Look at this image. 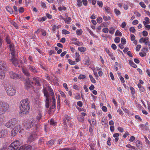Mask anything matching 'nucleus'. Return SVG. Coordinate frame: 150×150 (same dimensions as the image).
I'll list each match as a JSON object with an SVG mask.
<instances>
[{
    "label": "nucleus",
    "mask_w": 150,
    "mask_h": 150,
    "mask_svg": "<svg viewBox=\"0 0 150 150\" xmlns=\"http://www.w3.org/2000/svg\"><path fill=\"white\" fill-rule=\"evenodd\" d=\"M33 122L31 121H29L27 123H26L24 125L25 127L27 129H30L33 127Z\"/></svg>",
    "instance_id": "nucleus-15"
},
{
    "label": "nucleus",
    "mask_w": 150,
    "mask_h": 150,
    "mask_svg": "<svg viewBox=\"0 0 150 150\" xmlns=\"http://www.w3.org/2000/svg\"><path fill=\"white\" fill-rule=\"evenodd\" d=\"M44 96L46 97L45 107L47 108H49L50 103L51 101V97L48 93L47 90L45 88H44L43 89Z\"/></svg>",
    "instance_id": "nucleus-3"
},
{
    "label": "nucleus",
    "mask_w": 150,
    "mask_h": 150,
    "mask_svg": "<svg viewBox=\"0 0 150 150\" xmlns=\"http://www.w3.org/2000/svg\"><path fill=\"white\" fill-rule=\"evenodd\" d=\"M42 117V115L41 113L39 112L37 117V120H38V121L40 120L41 118Z\"/></svg>",
    "instance_id": "nucleus-26"
},
{
    "label": "nucleus",
    "mask_w": 150,
    "mask_h": 150,
    "mask_svg": "<svg viewBox=\"0 0 150 150\" xmlns=\"http://www.w3.org/2000/svg\"><path fill=\"white\" fill-rule=\"evenodd\" d=\"M82 32L81 29H78L76 30V34L78 35H80L82 34Z\"/></svg>",
    "instance_id": "nucleus-32"
},
{
    "label": "nucleus",
    "mask_w": 150,
    "mask_h": 150,
    "mask_svg": "<svg viewBox=\"0 0 150 150\" xmlns=\"http://www.w3.org/2000/svg\"><path fill=\"white\" fill-rule=\"evenodd\" d=\"M28 67L30 71L34 73H37V71L36 70V68L34 67L29 65L28 66Z\"/></svg>",
    "instance_id": "nucleus-20"
},
{
    "label": "nucleus",
    "mask_w": 150,
    "mask_h": 150,
    "mask_svg": "<svg viewBox=\"0 0 150 150\" xmlns=\"http://www.w3.org/2000/svg\"><path fill=\"white\" fill-rule=\"evenodd\" d=\"M20 103L21 106L20 108L21 112L23 114H28L30 108L28 99L23 100L20 102Z\"/></svg>",
    "instance_id": "nucleus-1"
},
{
    "label": "nucleus",
    "mask_w": 150,
    "mask_h": 150,
    "mask_svg": "<svg viewBox=\"0 0 150 150\" xmlns=\"http://www.w3.org/2000/svg\"><path fill=\"white\" fill-rule=\"evenodd\" d=\"M6 88L7 93L9 96H13L15 94L16 91L13 87L11 86L10 87H8Z\"/></svg>",
    "instance_id": "nucleus-10"
},
{
    "label": "nucleus",
    "mask_w": 150,
    "mask_h": 150,
    "mask_svg": "<svg viewBox=\"0 0 150 150\" xmlns=\"http://www.w3.org/2000/svg\"><path fill=\"white\" fill-rule=\"evenodd\" d=\"M77 5L79 7H80L82 5V1L81 0H77Z\"/></svg>",
    "instance_id": "nucleus-43"
},
{
    "label": "nucleus",
    "mask_w": 150,
    "mask_h": 150,
    "mask_svg": "<svg viewBox=\"0 0 150 150\" xmlns=\"http://www.w3.org/2000/svg\"><path fill=\"white\" fill-rule=\"evenodd\" d=\"M129 30L130 32L133 33H134L136 31L134 27H130L129 28Z\"/></svg>",
    "instance_id": "nucleus-35"
},
{
    "label": "nucleus",
    "mask_w": 150,
    "mask_h": 150,
    "mask_svg": "<svg viewBox=\"0 0 150 150\" xmlns=\"http://www.w3.org/2000/svg\"><path fill=\"white\" fill-rule=\"evenodd\" d=\"M9 47L10 49V51H14L13 46L12 44H10L9 45Z\"/></svg>",
    "instance_id": "nucleus-51"
},
{
    "label": "nucleus",
    "mask_w": 150,
    "mask_h": 150,
    "mask_svg": "<svg viewBox=\"0 0 150 150\" xmlns=\"http://www.w3.org/2000/svg\"><path fill=\"white\" fill-rule=\"evenodd\" d=\"M78 50L81 52H84L86 51V48L83 47H79Z\"/></svg>",
    "instance_id": "nucleus-27"
},
{
    "label": "nucleus",
    "mask_w": 150,
    "mask_h": 150,
    "mask_svg": "<svg viewBox=\"0 0 150 150\" xmlns=\"http://www.w3.org/2000/svg\"><path fill=\"white\" fill-rule=\"evenodd\" d=\"M89 77H90V80L91 81L94 83H96V80L94 79L93 78V77L91 75H89Z\"/></svg>",
    "instance_id": "nucleus-29"
},
{
    "label": "nucleus",
    "mask_w": 150,
    "mask_h": 150,
    "mask_svg": "<svg viewBox=\"0 0 150 150\" xmlns=\"http://www.w3.org/2000/svg\"><path fill=\"white\" fill-rule=\"evenodd\" d=\"M136 145L137 147L140 149H142V146L140 144V142L137 140L136 142Z\"/></svg>",
    "instance_id": "nucleus-21"
},
{
    "label": "nucleus",
    "mask_w": 150,
    "mask_h": 150,
    "mask_svg": "<svg viewBox=\"0 0 150 150\" xmlns=\"http://www.w3.org/2000/svg\"><path fill=\"white\" fill-rule=\"evenodd\" d=\"M105 50L106 52L110 56H112V54L110 52L109 50V49L107 48L105 49Z\"/></svg>",
    "instance_id": "nucleus-44"
},
{
    "label": "nucleus",
    "mask_w": 150,
    "mask_h": 150,
    "mask_svg": "<svg viewBox=\"0 0 150 150\" xmlns=\"http://www.w3.org/2000/svg\"><path fill=\"white\" fill-rule=\"evenodd\" d=\"M111 47L114 50H116L117 48V46L116 45L114 44H112V45Z\"/></svg>",
    "instance_id": "nucleus-60"
},
{
    "label": "nucleus",
    "mask_w": 150,
    "mask_h": 150,
    "mask_svg": "<svg viewBox=\"0 0 150 150\" xmlns=\"http://www.w3.org/2000/svg\"><path fill=\"white\" fill-rule=\"evenodd\" d=\"M103 31L105 33H108L109 31V29L108 28H104L103 29Z\"/></svg>",
    "instance_id": "nucleus-45"
},
{
    "label": "nucleus",
    "mask_w": 150,
    "mask_h": 150,
    "mask_svg": "<svg viewBox=\"0 0 150 150\" xmlns=\"http://www.w3.org/2000/svg\"><path fill=\"white\" fill-rule=\"evenodd\" d=\"M126 146L127 147H128V148H132L133 149H136V148L135 147H134V146H131L129 144H128V145H126Z\"/></svg>",
    "instance_id": "nucleus-53"
},
{
    "label": "nucleus",
    "mask_w": 150,
    "mask_h": 150,
    "mask_svg": "<svg viewBox=\"0 0 150 150\" xmlns=\"http://www.w3.org/2000/svg\"><path fill=\"white\" fill-rule=\"evenodd\" d=\"M115 30V28L113 27L111 28H110L109 33L111 34L114 33Z\"/></svg>",
    "instance_id": "nucleus-36"
},
{
    "label": "nucleus",
    "mask_w": 150,
    "mask_h": 150,
    "mask_svg": "<svg viewBox=\"0 0 150 150\" xmlns=\"http://www.w3.org/2000/svg\"><path fill=\"white\" fill-rule=\"evenodd\" d=\"M19 128V126L15 127L11 131V135L13 137L15 136L18 132Z\"/></svg>",
    "instance_id": "nucleus-13"
},
{
    "label": "nucleus",
    "mask_w": 150,
    "mask_h": 150,
    "mask_svg": "<svg viewBox=\"0 0 150 150\" xmlns=\"http://www.w3.org/2000/svg\"><path fill=\"white\" fill-rule=\"evenodd\" d=\"M10 77L13 79H17L19 78L18 74L12 71H10L9 72Z\"/></svg>",
    "instance_id": "nucleus-14"
},
{
    "label": "nucleus",
    "mask_w": 150,
    "mask_h": 150,
    "mask_svg": "<svg viewBox=\"0 0 150 150\" xmlns=\"http://www.w3.org/2000/svg\"><path fill=\"white\" fill-rule=\"evenodd\" d=\"M114 11L115 12L117 15L118 16L121 13L120 11L118 10H117V9H115Z\"/></svg>",
    "instance_id": "nucleus-31"
},
{
    "label": "nucleus",
    "mask_w": 150,
    "mask_h": 150,
    "mask_svg": "<svg viewBox=\"0 0 150 150\" xmlns=\"http://www.w3.org/2000/svg\"><path fill=\"white\" fill-rule=\"evenodd\" d=\"M135 139V137L133 136H131L129 139L130 141L132 142Z\"/></svg>",
    "instance_id": "nucleus-63"
},
{
    "label": "nucleus",
    "mask_w": 150,
    "mask_h": 150,
    "mask_svg": "<svg viewBox=\"0 0 150 150\" xmlns=\"http://www.w3.org/2000/svg\"><path fill=\"white\" fill-rule=\"evenodd\" d=\"M8 134V132L6 129H2L0 131V137L3 138L6 137Z\"/></svg>",
    "instance_id": "nucleus-11"
},
{
    "label": "nucleus",
    "mask_w": 150,
    "mask_h": 150,
    "mask_svg": "<svg viewBox=\"0 0 150 150\" xmlns=\"http://www.w3.org/2000/svg\"><path fill=\"white\" fill-rule=\"evenodd\" d=\"M62 33L63 34H69L70 32L64 29L62 30Z\"/></svg>",
    "instance_id": "nucleus-30"
},
{
    "label": "nucleus",
    "mask_w": 150,
    "mask_h": 150,
    "mask_svg": "<svg viewBox=\"0 0 150 150\" xmlns=\"http://www.w3.org/2000/svg\"><path fill=\"white\" fill-rule=\"evenodd\" d=\"M121 42L122 45H125L126 43V40L124 38H121Z\"/></svg>",
    "instance_id": "nucleus-34"
},
{
    "label": "nucleus",
    "mask_w": 150,
    "mask_h": 150,
    "mask_svg": "<svg viewBox=\"0 0 150 150\" xmlns=\"http://www.w3.org/2000/svg\"><path fill=\"white\" fill-rule=\"evenodd\" d=\"M33 79L35 82V85L37 86H41L40 83V80L38 78H33Z\"/></svg>",
    "instance_id": "nucleus-17"
},
{
    "label": "nucleus",
    "mask_w": 150,
    "mask_h": 150,
    "mask_svg": "<svg viewBox=\"0 0 150 150\" xmlns=\"http://www.w3.org/2000/svg\"><path fill=\"white\" fill-rule=\"evenodd\" d=\"M6 40L8 44H9L11 43V42L9 37L8 36L6 37Z\"/></svg>",
    "instance_id": "nucleus-41"
},
{
    "label": "nucleus",
    "mask_w": 150,
    "mask_h": 150,
    "mask_svg": "<svg viewBox=\"0 0 150 150\" xmlns=\"http://www.w3.org/2000/svg\"><path fill=\"white\" fill-rule=\"evenodd\" d=\"M77 105H78L79 106V107H81L83 105V103L81 101H79L77 103Z\"/></svg>",
    "instance_id": "nucleus-59"
},
{
    "label": "nucleus",
    "mask_w": 150,
    "mask_h": 150,
    "mask_svg": "<svg viewBox=\"0 0 150 150\" xmlns=\"http://www.w3.org/2000/svg\"><path fill=\"white\" fill-rule=\"evenodd\" d=\"M97 4L98 5L99 7H102L103 6V3L102 1H97Z\"/></svg>",
    "instance_id": "nucleus-39"
},
{
    "label": "nucleus",
    "mask_w": 150,
    "mask_h": 150,
    "mask_svg": "<svg viewBox=\"0 0 150 150\" xmlns=\"http://www.w3.org/2000/svg\"><path fill=\"white\" fill-rule=\"evenodd\" d=\"M85 60L84 61V64L87 65H89L91 63L90 62L89 59L88 57H85L84 59Z\"/></svg>",
    "instance_id": "nucleus-19"
},
{
    "label": "nucleus",
    "mask_w": 150,
    "mask_h": 150,
    "mask_svg": "<svg viewBox=\"0 0 150 150\" xmlns=\"http://www.w3.org/2000/svg\"><path fill=\"white\" fill-rule=\"evenodd\" d=\"M18 11L20 13H22L24 11V9L23 7H21L19 9H18Z\"/></svg>",
    "instance_id": "nucleus-55"
},
{
    "label": "nucleus",
    "mask_w": 150,
    "mask_h": 150,
    "mask_svg": "<svg viewBox=\"0 0 150 150\" xmlns=\"http://www.w3.org/2000/svg\"><path fill=\"white\" fill-rule=\"evenodd\" d=\"M143 35L144 36L146 37L147 36L148 33L146 31L144 30L142 32Z\"/></svg>",
    "instance_id": "nucleus-54"
},
{
    "label": "nucleus",
    "mask_w": 150,
    "mask_h": 150,
    "mask_svg": "<svg viewBox=\"0 0 150 150\" xmlns=\"http://www.w3.org/2000/svg\"><path fill=\"white\" fill-rule=\"evenodd\" d=\"M110 75L112 79L113 80H114L115 79L113 74L112 72L110 73Z\"/></svg>",
    "instance_id": "nucleus-62"
},
{
    "label": "nucleus",
    "mask_w": 150,
    "mask_h": 150,
    "mask_svg": "<svg viewBox=\"0 0 150 150\" xmlns=\"http://www.w3.org/2000/svg\"><path fill=\"white\" fill-rule=\"evenodd\" d=\"M97 22L98 23H100L102 22V19L101 17L98 18L97 19Z\"/></svg>",
    "instance_id": "nucleus-42"
},
{
    "label": "nucleus",
    "mask_w": 150,
    "mask_h": 150,
    "mask_svg": "<svg viewBox=\"0 0 150 150\" xmlns=\"http://www.w3.org/2000/svg\"><path fill=\"white\" fill-rule=\"evenodd\" d=\"M6 10L11 14H12L13 13V9L9 6H7L6 8Z\"/></svg>",
    "instance_id": "nucleus-23"
},
{
    "label": "nucleus",
    "mask_w": 150,
    "mask_h": 150,
    "mask_svg": "<svg viewBox=\"0 0 150 150\" xmlns=\"http://www.w3.org/2000/svg\"><path fill=\"white\" fill-rule=\"evenodd\" d=\"M78 118L79 121L80 122H83L84 119V118L83 116H79Z\"/></svg>",
    "instance_id": "nucleus-33"
},
{
    "label": "nucleus",
    "mask_w": 150,
    "mask_h": 150,
    "mask_svg": "<svg viewBox=\"0 0 150 150\" xmlns=\"http://www.w3.org/2000/svg\"><path fill=\"white\" fill-rule=\"evenodd\" d=\"M11 53L12 55L11 58L10 60L13 64L16 66L18 64V61L17 59L16 58L15 52L13 51Z\"/></svg>",
    "instance_id": "nucleus-9"
},
{
    "label": "nucleus",
    "mask_w": 150,
    "mask_h": 150,
    "mask_svg": "<svg viewBox=\"0 0 150 150\" xmlns=\"http://www.w3.org/2000/svg\"><path fill=\"white\" fill-rule=\"evenodd\" d=\"M141 46L140 45H137V47L136 48V51H139V50L140 48H141Z\"/></svg>",
    "instance_id": "nucleus-50"
},
{
    "label": "nucleus",
    "mask_w": 150,
    "mask_h": 150,
    "mask_svg": "<svg viewBox=\"0 0 150 150\" xmlns=\"http://www.w3.org/2000/svg\"><path fill=\"white\" fill-rule=\"evenodd\" d=\"M37 134L36 132H33L28 137V143H30L34 141L37 137Z\"/></svg>",
    "instance_id": "nucleus-6"
},
{
    "label": "nucleus",
    "mask_w": 150,
    "mask_h": 150,
    "mask_svg": "<svg viewBox=\"0 0 150 150\" xmlns=\"http://www.w3.org/2000/svg\"><path fill=\"white\" fill-rule=\"evenodd\" d=\"M130 64L134 68H136L137 67V65L132 60H130L129 61Z\"/></svg>",
    "instance_id": "nucleus-22"
},
{
    "label": "nucleus",
    "mask_w": 150,
    "mask_h": 150,
    "mask_svg": "<svg viewBox=\"0 0 150 150\" xmlns=\"http://www.w3.org/2000/svg\"><path fill=\"white\" fill-rule=\"evenodd\" d=\"M54 140L53 139H52L48 142V143L47 144V145L50 144V146H52L54 144Z\"/></svg>",
    "instance_id": "nucleus-25"
},
{
    "label": "nucleus",
    "mask_w": 150,
    "mask_h": 150,
    "mask_svg": "<svg viewBox=\"0 0 150 150\" xmlns=\"http://www.w3.org/2000/svg\"><path fill=\"white\" fill-rule=\"evenodd\" d=\"M68 60L69 64L71 65H73L75 64V61H73L70 59H68Z\"/></svg>",
    "instance_id": "nucleus-48"
},
{
    "label": "nucleus",
    "mask_w": 150,
    "mask_h": 150,
    "mask_svg": "<svg viewBox=\"0 0 150 150\" xmlns=\"http://www.w3.org/2000/svg\"><path fill=\"white\" fill-rule=\"evenodd\" d=\"M82 2L84 5L86 6L87 5L88 1L87 0H82Z\"/></svg>",
    "instance_id": "nucleus-58"
},
{
    "label": "nucleus",
    "mask_w": 150,
    "mask_h": 150,
    "mask_svg": "<svg viewBox=\"0 0 150 150\" xmlns=\"http://www.w3.org/2000/svg\"><path fill=\"white\" fill-rule=\"evenodd\" d=\"M115 35L121 36L122 35V33L118 30H117L115 34Z\"/></svg>",
    "instance_id": "nucleus-28"
},
{
    "label": "nucleus",
    "mask_w": 150,
    "mask_h": 150,
    "mask_svg": "<svg viewBox=\"0 0 150 150\" xmlns=\"http://www.w3.org/2000/svg\"><path fill=\"white\" fill-rule=\"evenodd\" d=\"M55 53V52H54V51L53 50H51L49 52V54L50 55H51L52 54H54Z\"/></svg>",
    "instance_id": "nucleus-64"
},
{
    "label": "nucleus",
    "mask_w": 150,
    "mask_h": 150,
    "mask_svg": "<svg viewBox=\"0 0 150 150\" xmlns=\"http://www.w3.org/2000/svg\"><path fill=\"white\" fill-rule=\"evenodd\" d=\"M6 64L4 61H0V79L4 78L5 75L3 71L6 69Z\"/></svg>",
    "instance_id": "nucleus-5"
},
{
    "label": "nucleus",
    "mask_w": 150,
    "mask_h": 150,
    "mask_svg": "<svg viewBox=\"0 0 150 150\" xmlns=\"http://www.w3.org/2000/svg\"><path fill=\"white\" fill-rule=\"evenodd\" d=\"M33 83L30 81V78H28L26 79L25 86L26 89H28L32 88Z\"/></svg>",
    "instance_id": "nucleus-8"
},
{
    "label": "nucleus",
    "mask_w": 150,
    "mask_h": 150,
    "mask_svg": "<svg viewBox=\"0 0 150 150\" xmlns=\"http://www.w3.org/2000/svg\"><path fill=\"white\" fill-rule=\"evenodd\" d=\"M48 91L50 93V95H49L52 96V100L51 103L52 105L50 106L49 110H48L50 114V112H51L52 110L54 109L55 107L56 100L54 98V96L53 90L50 87H48Z\"/></svg>",
    "instance_id": "nucleus-2"
},
{
    "label": "nucleus",
    "mask_w": 150,
    "mask_h": 150,
    "mask_svg": "<svg viewBox=\"0 0 150 150\" xmlns=\"http://www.w3.org/2000/svg\"><path fill=\"white\" fill-rule=\"evenodd\" d=\"M131 36V40L132 41H133L135 39V36L132 34H131L130 35Z\"/></svg>",
    "instance_id": "nucleus-49"
},
{
    "label": "nucleus",
    "mask_w": 150,
    "mask_h": 150,
    "mask_svg": "<svg viewBox=\"0 0 150 150\" xmlns=\"http://www.w3.org/2000/svg\"><path fill=\"white\" fill-rule=\"evenodd\" d=\"M105 10L106 11V12L108 13H111V11L110 8L108 6L105 7Z\"/></svg>",
    "instance_id": "nucleus-38"
},
{
    "label": "nucleus",
    "mask_w": 150,
    "mask_h": 150,
    "mask_svg": "<svg viewBox=\"0 0 150 150\" xmlns=\"http://www.w3.org/2000/svg\"><path fill=\"white\" fill-rule=\"evenodd\" d=\"M139 4L143 8H145L146 7V6L145 5L144 3L143 2H141L139 3Z\"/></svg>",
    "instance_id": "nucleus-40"
},
{
    "label": "nucleus",
    "mask_w": 150,
    "mask_h": 150,
    "mask_svg": "<svg viewBox=\"0 0 150 150\" xmlns=\"http://www.w3.org/2000/svg\"><path fill=\"white\" fill-rule=\"evenodd\" d=\"M71 18L70 17H69L65 19L64 21L66 23L69 24V23L71 21Z\"/></svg>",
    "instance_id": "nucleus-24"
},
{
    "label": "nucleus",
    "mask_w": 150,
    "mask_h": 150,
    "mask_svg": "<svg viewBox=\"0 0 150 150\" xmlns=\"http://www.w3.org/2000/svg\"><path fill=\"white\" fill-rule=\"evenodd\" d=\"M11 145L18 150L19 146V142L18 141H16L11 143Z\"/></svg>",
    "instance_id": "nucleus-16"
},
{
    "label": "nucleus",
    "mask_w": 150,
    "mask_h": 150,
    "mask_svg": "<svg viewBox=\"0 0 150 150\" xmlns=\"http://www.w3.org/2000/svg\"><path fill=\"white\" fill-rule=\"evenodd\" d=\"M102 109L103 111L104 112H106L107 110V109L106 107L105 106H103L102 108Z\"/></svg>",
    "instance_id": "nucleus-61"
},
{
    "label": "nucleus",
    "mask_w": 150,
    "mask_h": 150,
    "mask_svg": "<svg viewBox=\"0 0 150 150\" xmlns=\"http://www.w3.org/2000/svg\"><path fill=\"white\" fill-rule=\"evenodd\" d=\"M32 148L31 145L25 144L21 146L18 150H31Z\"/></svg>",
    "instance_id": "nucleus-12"
},
{
    "label": "nucleus",
    "mask_w": 150,
    "mask_h": 150,
    "mask_svg": "<svg viewBox=\"0 0 150 150\" xmlns=\"http://www.w3.org/2000/svg\"><path fill=\"white\" fill-rule=\"evenodd\" d=\"M139 54L141 57H144L146 55V54L144 52H141L139 53Z\"/></svg>",
    "instance_id": "nucleus-56"
},
{
    "label": "nucleus",
    "mask_w": 150,
    "mask_h": 150,
    "mask_svg": "<svg viewBox=\"0 0 150 150\" xmlns=\"http://www.w3.org/2000/svg\"><path fill=\"white\" fill-rule=\"evenodd\" d=\"M86 77V76L84 75L80 74L79 77L78 79H81L85 78Z\"/></svg>",
    "instance_id": "nucleus-46"
},
{
    "label": "nucleus",
    "mask_w": 150,
    "mask_h": 150,
    "mask_svg": "<svg viewBox=\"0 0 150 150\" xmlns=\"http://www.w3.org/2000/svg\"><path fill=\"white\" fill-rule=\"evenodd\" d=\"M9 106L7 103L0 101V115L3 114L8 109Z\"/></svg>",
    "instance_id": "nucleus-4"
},
{
    "label": "nucleus",
    "mask_w": 150,
    "mask_h": 150,
    "mask_svg": "<svg viewBox=\"0 0 150 150\" xmlns=\"http://www.w3.org/2000/svg\"><path fill=\"white\" fill-rule=\"evenodd\" d=\"M115 42L116 43H118L120 41V38L118 37H116L114 40Z\"/></svg>",
    "instance_id": "nucleus-37"
},
{
    "label": "nucleus",
    "mask_w": 150,
    "mask_h": 150,
    "mask_svg": "<svg viewBox=\"0 0 150 150\" xmlns=\"http://www.w3.org/2000/svg\"><path fill=\"white\" fill-rule=\"evenodd\" d=\"M22 71L25 75L28 77V78H29V77L30 76V74L27 69L22 68Z\"/></svg>",
    "instance_id": "nucleus-18"
},
{
    "label": "nucleus",
    "mask_w": 150,
    "mask_h": 150,
    "mask_svg": "<svg viewBox=\"0 0 150 150\" xmlns=\"http://www.w3.org/2000/svg\"><path fill=\"white\" fill-rule=\"evenodd\" d=\"M74 44L76 45L80 46L82 45V43L79 41H76V42L74 43Z\"/></svg>",
    "instance_id": "nucleus-52"
},
{
    "label": "nucleus",
    "mask_w": 150,
    "mask_h": 150,
    "mask_svg": "<svg viewBox=\"0 0 150 150\" xmlns=\"http://www.w3.org/2000/svg\"><path fill=\"white\" fill-rule=\"evenodd\" d=\"M17 123L16 120L13 118L8 122L6 124V126L8 128H13Z\"/></svg>",
    "instance_id": "nucleus-7"
},
{
    "label": "nucleus",
    "mask_w": 150,
    "mask_h": 150,
    "mask_svg": "<svg viewBox=\"0 0 150 150\" xmlns=\"http://www.w3.org/2000/svg\"><path fill=\"white\" fill-rule=\"evenodd\" d=\"M130 89L131 91V93L133 94H134L135 93V90L134 89V88L132 87H130Z\"/></svg>",
    "instance_id": "nucleus-47"
},
{
    "label": "nucleus",
    "mask_w": 150,
    "mask_h": 150,
    "mask_svg": "<svg viewBox=\"0 0 150 150\" xmlns=\"http://www.w3.org/2000/svg\"><path fill=\"white\" fill-rule=\"evenodd\" d=\"M144 137L145 139V141L146 142V143L147 144H148L149 145H150V142L149 141V140H148L147 138L145 136Z\"/></svg>",
    "instance_id": "nucleus-57"
}]
</instances>
